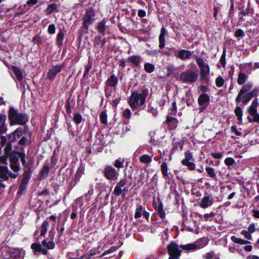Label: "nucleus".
Instances as JSON below:
<instances>
[{"label": "nucleus", "mask_w": 259, "mask_h": 259, "mask_svg": "<svg viewBox=\"0 0 259 259\" xmlns=\"http://www.w3.org/2000/svg\"><path fill=\"white\" fill-rule=\"evenodd\" d=\"M21 135V131L19 129H17L9 135V139L11 142L15 141L20 137Z\"/></svg>", "instance_id": "19"}, {"label": "nucleus", "mask_w": 259, "mask_h": 259, "mask_svg": "<svg viewBox=\"0 0 259 259\" xmlns=\"http://www.w3.org/2000/svg\"><path fill=\"white\" fill-rule=\"evenodd\" d=\"M48 31L50 34H54L55 32V26L54 24H51L49 26Z\"/></svg>", "instance_id": "53"}, {"label": "nucleus", "mask_w": 259, "mask_h": 259, "mask_svg": "<svg viewBox=\"0 0 259 259\" xmlns=\"http://www.w3.org/2000/svg\"><path fill=\"white\" fill-rule=\"evenodd\" d=\"M138 15L140 17H143L146 16V12L143 10H139L138 13Z\"/></svg>", "instance_id": "60"}, {"label": "nucleus", "mask_w": 259, "mask_h": 259, "mask_svg": "<svg viewBox=\"0 0 259 259\" xmlns=\"http://www.w3.org/2000/svg\"><path fill=\"white\" fill-rule=\"evenodd\" d=\"M128 61L136 66H139L142 62V59L139 56H133L128 57Z\"/></svg>", "instance_id": "23"}, {"label": "nucleus", "mask_w": 259, "mask_h": 259, "mask_svg": "<svg viewBox=\"0 0 259 259\" xmlns=\"http://www.w3.org/2000/svg\"><path fill=\"white\" fill-rule=\"evenodd\" d=\"M123 115L126 118H130L131 116V112L129 109H125L123 112Z\"/></svg>", "instance_id": "47"}, {"label": "nucleus", "mask_w": 259, "mask_h": 259, "mask_svg": "<svg viewBox=\"0 0 259 259\" xmlns=\"http://www.w3.org/2000/svg\"><path fill=\"white\" fill-rule=\"evenodd\" d=\"M7 162V157L6 156H2L0 157V162L5 164Z\"/></svg>", "instance_id": "64"}, {"label": "nucleus", "mask_w": 259, "mask_h": 259, "mask_svg": "<svg viewBox=\"0 0 259 259\" xmlns=\"http://www.w3.org/2000/svg\"><path fill=\"white\" fill-rule=\"evenodd\" d=\"M248 231L250 233H253L255 231V226L253 224H251L249 226Z\"/></svg>", "instance_id": "57"}, {"label": "nucleus", "mask_w": 259, "mask_h": 259, "mask_svg": "<svg viewBox=\"0 0 259 259\" xmlns=\"http://www.w3.org/2000/svg\"><path fill=\"white\" fill-rule=\"evenodd\" d=\"M211 155L215 159H220L222 158L223 154L221 153H211Z\"/></svg>", "instance_id": "54"}, {"label": "nucleus", "mask_w": 259, "mask_h": 259, "mask_svg": "<svg viewBox=\"0 0 259 259\" xmlns=\"http://www.w3.org/2000/svg\"><path fill=\"white\" fill-rule=\"evenodd\" d=\"M180 247L187 251L194 250L198 248V245L196 243L182 245Z\"/></svg>", "instance_id": "21"}, {"label": "nucleus", "mask_w": 259, "mask_h": 259, "mask_svg": "<svg viewBox=\"0 0 259 259\" xmlns=\"http://www.w3.org/2000/svg\"><path fill=\"white\" fill-rule=\"evenodd\" d=\"M195 59L200 68L201 79L203 80H207L210 72L209 65L205 64L203 59L198 56H195Z\"/></svg>", "instance_id": "5"}, {"label": "nucleus", "mask_w": 259, "mask_h": 259, "mask_svg": "<svg viewBox=\"0 0 259 259\" xmlns=\"http://www.w3.org/2000/svg\"><path fill=\"white\" fill-rule=\"evenodd\" d=\"M244 35V32L241 29L237 30L235 33V36L238 38L242 37Z\"/></svg>", "instance_id": "45"}, {"label": "nucleus", "mask_w": 259, "mask_h": 259, "mask_svg": "<svg viewBox=\"0 0 259 259\" xmlns=\"http://www.w3.org/2000/svg\"><path fill=\"white\" fill-rule=\"evenodd\" d=\"M209 97L208 95L206 94H201L199 98L198 102L200 105H202L205 103H207L209 101Z\"/></svg>", "instance_id": "25"}, {"label": "nucleus", "mask_w": 259, "mask_h": 259, "mask_svg": "<svg viewBox=\"0 0 259 259\" xmlns=\"http://www.w3.org/2000/svg\"><path fill=\"white\" fill-rule=\"evenodd\" d=\"M114 165L117 168H122L123 166V162L119 159L115 160Z\"/></svg>", "instance_id": "51"}, {"label": "nucleus", "mask_w": 259, "mask_h": 259, "mask_svg": "<svg viewBox=\"0 0 259 259\" xmlns=\"http://www.w3.org/2000/svg\"><path fill=\"white\" fill-rule=\"evenodd\" d=\"M49 226V223L48 221H45L40 227V235L44 236L45 235L48 231V227Z\"/></svg>", "instance_id": "26"}, {"label": "nucleus", "mask_w": 259, "mask_h": 259, "mask_svg": "<svg viewBox=\"0 0 259 259\" xmlns=\"http://www.w3.org/2000/svg\"><path fill=\"white\" fill-rule=\"evenodd\" d=\"M252 88L251 84H246L240 91L236 98V102L238 103L242 101L243 103H247L252 97V92H249Z\"/></svg>", "instance_id": "4"}, {"label": "nucleus", "mask_w": 259, "mask_h": 259, "mask_svg": "<svg viewBox=\"0 0 259 259\" xmlns=\"http://www.w3.org/2000/svg\"><path fill=\"white\" fill-rule=\"evenodd\" d=\"M82 117L79 114H75L73 117V121L78 124L81 122Z\"/></svg>", "instance_id": "42"}, {"label": "nucleus", "mask_w": 259, "mask_h": 259, "mask_svg": "<svg viewBox=\"0 0 259 259\" xmlns=\"http://www.w3.org/2000/svg\"><path fill=\"white\" fill-rule=\"evenodd\" d=\"M127 183V180L126 178H124L119 181V182L117 184V185L121 188L123 187Z\"/></svg>", "instance_id": "48"}, {"label": "nucleus", "mask_w": 259, "mask_h": 259, "mask_svg": "<svg viewBox=\"0 0 259 259\" xmlns=\"http://www.w3.org/2000/svg\"><path fill=\"white\" fill-rule=\"evenodd\" d=\"M247 76L244 73H240L238 74L237 78V83L240 84H243L246 80Z\"/></svg>", "instance_id": "27"}, {"label": "nucleus", "mask_w": 259, "mask_h": 259, "mask_svg": "<svg viewBox=\"0 0 259 259\" xmlns=\"http://www.w3.org/2000/svg\"><path fill=\"white\" fill-rule=\"evenodd\" d=\"M117 81V78L114 75H112L108 80V83L110 85L114 87L116 85Z\"/></svg>", "instance_id": "35"}, {"label": "nucleus", "mask_w": 259, "mask_h": 259, "mask_svg": "<svg viewBox=\"0 0 259 259\" xmlns=\"http://www.w3.org/2000/svg\"><path fill=\"white\" fill-rule=\"evenodd\" d=\"M177 110V107L175 102H174L172 105V107L170 108L171 113L175 114Z\"/></svg>", "instance_id": "58"}, {"label": "nucleus", "mask_w": 259, "mask_h": 259, "mask_svg": "<svg viewBox=\"0 0 259 259\" xmlns=\"http://www.w3.org/2000/svg\"><path fill=\"white\" fill-rule=\"evenodd\" d=\"M54 234H55V231L53 229H52L50 232H49V237L51 240H53L54 237Z\"/></svg>", "instance_id": "63"}, {"label": "nucleus", "mask_w": 259, "mask_h": 259, "mask_svg": "<svg viewBox=\"0 0 259 259\" xmlns=\"http://www.w3.org/2000/svg\"><path fill=\"white\" fill-rule=\"evenodd\" d=\"M166 34V29L162 27L160 30V33L159 36V41L160 48H163L165 46V35Z\"/></svg>", "instance_id": "16"}, {"label": "nucleus", "mask_w": 259, "mask_h": 259, "mask_svg": "<svg viewBox=\"0 0 259 259\" xmlns=\"http://www.w3.org/2000/svg\"><path fill=\"white\" fill-rule=\"evenodd\" d=\"M214 215V213L213 212H211L210 213L205 214L204 215V219L207 221L208 220L209 218L213 217Z\"/></svg>", "instance_id": "59"}, {"label": "nucleus", "mask_w": 259, "mask_h": 259, "mask_svg": "<svg viewBox=\"0 0 259 259\" xmlns=\"http://www.w3.org/2000/svg\"><path fill=\"white\" fill-rule=\"evenodd\" d=\"M193 53L188 50H181L178 51L176 56L181 60L189 59L192 56Z\"/></svg>", "instance_id": "12"}, {"label": "nucleus", "mask_w": 259, "mask_h": 259, "mask_svg": "<svg viewBox=\"0 0 259 259\" xmlns=\"http://www.w3.org/2000/svg\"><path fill=\"white\" fill-rule=\"evenodd\" d=\"M100 117L102 123L106 124L107 123V116L105 112L103 111L101 112Z\"/></svg>", "instance_id": "39"}, {"label": "nucleus", "mask_w": 259, "mask_h": 259, "mask_svg": "<svg viewBox=\"0 0 259 259\" xmlns=\"http://www.w3.org/2000/svg\"><path fill=\"white\" fill-rule=\"evenodd\" d=\"M58 8L57 4H52L48 6L47 8V12L49 13H51L54 10H56Z\"/></svg>", "instance_id": "43"}, {"label": "nucleus", "mask_w": 259, "mask_h": 259, "mask_svg": "<svg viewBox=\"0 0 259 259\" xmlns=\"http://www.w3.org/2000/svg\"><path fill=\"white\" fill-rule=\"evenodd\" d=\"M99 251L97 249H93L90 250L89 252L87 253L84 254V257H85L86 259H90L91 257L95 255L97 253H98Z\"/></svg>", "instance_id": "32"}, {"label": "nucleus", "mask_w": 259, "mask_h": 259, "mask_svg": "<svg viewBox=\"0 0 259 259\" xmlns=\"http://www.w3.org/2000/svg\"><path fill=\"white\" fill-rule=\"evenodd\" d=\"M116 247H111L109 249L106 250V251H105L100 256L101 257H102L104 255H105L106 254H108V253H111V252H112L113 251H114L115 250H116Z\"/></svg>", "instance_id": "52"}, {"label": "nucleus", "mask_w": 259, "mask_h": 259, "mask_svg": "<svg viewBox=\"0 0 259 259\" xmlns=\"http://www.w3.org/2000/svg\"><path fill=\"white\" fill-rule=\"evenodd\" d=\"M125 191H126V189L125 187L122 188L120 187H119L118 186H117L116 185V186H115V187L114 189L113 193L116 196H119L120 194H122V195L123 196H124L125 195Z\"/></svg>", "instance_id": "22"}, {"label": "nucleus", "mask_w": 259, "mask_h": 259, "mask_svg": "<svg viewBox=\"0 0 259 259\" xmlns=\"http://www.w3.org/2000/svg\"><path fill=\"white\" fill-rule=\"evenodd\" d=\"M165 122L168 124L170 129L175 128L177 126L178 120L175 118L167 116Z\"/></svg>", "instance_id": "17"}, {"label": "nucleus", "mask_w": 259, "mask_h": 259, "mask_svg": "<svg viewBox=\"0 0 259 259\" xmlns=\"http://www.w3.org/2000/svg\"><path fill=\"white\" fill-rule=\"evenodd\" d=\"M38 2V0H28L27 2V4L28 5H33L37 4Z\"/></svg>", "instance_id": "62"}, {"label": "nucleus", "mask_w": 259, "mask_h": 259, "mask_svg": "<svg viewBox=\"0 0 259 259\" xmlns=\"http://www.w3.org/2000/svg\"><path fill=\"white\" fill-rule=\"evenodd\" d=\"M106 178L109 180H115L118 176V172L113 167L108 166L104 169Z\"/></svg>", "instance_id": "10"}, {"label": "nucleus", "mask_w": 259, "mask_h": 259, "mask_svg": "<svg viewBox=\"0 0 259 259\" xmlns=\"http://www.w3.org/2000/svg\"><path fill=\"white\" fill-rule=\"evenodd\" d=\"M63 67V65L52 66L48 73L47 79L51 80H54L56 75L62 70Z\"/></svg>", "instance_id": "11"}, {"label": "nucleus", "mask_w": 259, "mask_h": 259, "mask_svg": "<svg viewBox=\"0 0 259 259\" xmlns=\"http://www.w3.org/2000/svg\"><path fill=\"white\" fill-rule=\"evenodd\" d=\"M8 118L11 125L15 124L24 125L28 121L27 116L18 112L13 107H11L9 110Z\"/></svg>", "instance_id": "1"}, {"label": "nucleus", "mask_w": 259, "mask_h": 259, "mask_svg": "<svg viewBox=\"0 0 259 259\" xmlns=\"http://www.w3.org/2000/svg\"><path fill=\"white\" fill-rule=\"evenodd\" d=\"M11 167L15 171H17L19 170V166L16 162H12Z\"/></svg>", "instance_id": "49"}, {"label": "nucleus", "mask_w": 259, "mask_h": 259, "mask_svg": "<svg viewBox=\"0 0 259 259\" xmlns=\"http://www.w3.org/2000/svg\"><path fill=\"white\" fill-rule=\"evenodd\" d=\"M19 143V144H20L21 145L28 144L29 143V139H28L27 138L23 137L21 138Z\"/></svg>", "instance_id": "46"}, {"label": "nucleus", "mask_w": 259, "mask_h": 259, "mask_svg": "<svg viewBox=\"0 0 259 259\" xmlns=\"http://www.w3.org/2000/svg\"><path fill=\"white\" fill-rule=\"evenodd\" d=\"M231 239L232 241L236 243L240 244H246L249 243V242L246 240H244L241 238H237L236 237L233 236H232Z\"/></svg>", "instance_id": "28"}, {"label": "nucleus", "mask_w": 259, "mask_h": 259, "mask_svg": "<svg viewBox=\"0 0 259 259\" xmlns=\"http://www.w3.org/2000/svg\"><path fill=\"white\" fill-rule=\"evenodd\" d=\"M192 154L189 152L187 151L185 153V158L183 160L190 161L192 158Z\"/></svg>", "instance_id": "50"}, {"label": "nucleus", "mask_w": 259, "mask_h": 259, "mask_svg": "<svg viewBox=\"0 0 259 259\" xmlns=\"http://www.w3.org/2000/svg\"><path fill=\"white\" fill-rule=\"evenodd\" d=\"M253 216L256 218H259V210H252Z\"/></svg>", "instance_id": "61"}, {"label": "nucleus", "mask_w": 259, "mask_h": 259, "mask_svg": "<svg viewBox=\"0 0 259 259\" xmlns=\"http://www.w3.org/2000/svg\"><path fill=\"white\" fill-rule=\"evenodd\" d=\"M235 113L237 116L238 119L241 121L242 119V110L239 107H236L235 109Z\"/></svg>", "instance_id": "33"}, {"label": "nucleus", "mask_w": 259, "mask_h": 259, "mask_svg": "<svg viewBox=\"0 0 259 259\" xmlns=\"http://www.w3.org/2000/svg\"><path fill=\"white\" fill-rule=\"evenodd\" d=\"M205 170L209 177L214 179H216V174L214 169L212 167H206Z\"/></svg>", "instance_id": "30"}, {"label": "nucleus", "mask_w": 259, "mask_h": 259, "mask_svg": "<svg viewBox=\"0 0 259 259\" xmlns=\"http://www.w3.org/2000/svg\"><path fill=\"white\" fill-rule=\"evenodd\" d=\"M167 170V164L166 162H164L162 164L161 166V170L162 175L165 177H168Z\"/></svg>", "instance_id": "34"}, {"label": "nucleus", "mask_w": 259, "mask_h": 259, "mask_svg": "<svg viewBox=\"0 0 259 259\" xmlns=\"http://www.w3.org/2000/svg\"><path fill=\"white\" fill-rule=\"evenodd\" d=\"M64 33L63 31H60L57 35V42L59 45H61L63 41Z\"/></svg>", "instance_id": "38"}, {"label": "nucleus", "mask_w": 259, "mask_h": 259, "mask_svg": "<svg viewBox=\"0 0 259 259\" xmlns=\"http://www.w3.org/2000/svg\"><path fill=\"white\" fill-rule=\"evenodd\" d=\"M257 103L252 102L250 106L247 109L248 116L247 118L249 122H255L259 123V114L257 112Z\"/></svg>", "instance_id": "6"}, {"label": "nucleus", "mask_w": 259, "mask_h": 259, "mask_svg": "<svg viewBox=\"0 0 259 259\" xmlns=\"http://www.w3.org/2000/svg\"><path fill=\"white\" fill-rule=\"evenodd\" d=\"M42 246L46 247L48 249H53L55 248V244L52 240L48 241L47 239H45L42 241L41 245L39 243H34L32 244L31 247L35 252H37L44 255H47L48 252L47 250L43 248Z\"/></svg>", "instance_id": "3"}, {"label": "nucleus", "mask_w": 259, "mask_h": 259, "mask_svg": "<svg viewBox=\"0 0 259 259\" xmlns=\"http://www.w3.org/2000/svg\"><path fill=\"white\" fill-rule=\"evenodd\" d=\"M11 69L15 76L16 78L18 80H21L23 78V72L22 70L18 67L15 66H11L9 67Z\"/></svg>", "instance_id": "14"}, {"label": "nucleus", "mask_w": 259, "mask_h": 259, "mask_svg": "<svg viewBox=\"0 0 259 259\" xmlns=\"http://www.w3.org/2000/svg\"><path fill=\"white\" fill-rule=\"evenodd\" d=\"M144 69L146 72L151 73L154 70L155 67L151 63H146L144 65Z\"/></svg>", "instance_id": "31"}, {"label": "nucleus", "mask_w": 259, "mask_h": 259, "mask_svg": "<svg viewBox=\"0 0 259 259\" xmlns=\"http://www.w3.org/2000/svg\"><path fill=\"white\" fill-rule=\"evenodd\" d=\"M0 177L6 181L9 179L8 168L6 166L0 165Z\"/></svg>", "instance_id": "20"}, {"label": "nucleus", "mask_w": 259, "mask_h": 259, "mask_svg": "<svg viewBox=\"0 0 259 259\" xmlns=\"http://www.w3.org/2000/svg\"><path fill=\"white\" fill-rule=\"evenodd\" d=\"M167 249L169 255L180 256L182 252L178 245L174 241H171L167 245Z\"/></svg>", "instance_id": "9"}, {"label": "nucleus", "mask_w": 259, "mask_h": 259, "mask_svg": "<svg viewBox=\"0 0 259 259\" xmlns=\"http://www.w3.org/2000/svg\"><path fill=\"white\" fill-rule=\"evenodd\" d=\"M241 234L244 235L246 239H247L248 240L251 239L252 236L248 231H247L246 230H242L241 231Z\"/></svg>", "instance_id": "44"}, {"label": "nucleus", "mask_w": 259, "mask_h": 259, "mask_svg": "<svg viewBox=\"0 0 259 259\" xmlns=\"http://www.w3.org/2000/svg\"><path fill=\"white\" fill-rule=\"evenodd\" d=\"M147 96V91H143L142 93H139L136 91L133 92L128 101L132 109L134 110L136 107L143 105L145 102Z\"/></svg>", "instance_id": "2"}, {"label": "nucleus", "mask_w": 259, "mask_h": 259, "mask_svg": "<svg viewBox=\"0 0 259 259\" xmlns=\"http://www.w3.org/2000/svg\"><path fill=\"white\" fill-rule=\"evenodd\" d=\"M19 155L20 156V160H21V162H22V163L24 165H25L26 164V161L25 160V154L23 153H20Z\"/></svg>", "instance_id": "56"}, {"label": "nucleus", "mask_w": 259, "mask_h": 259, "mask_svg": "<svg viewBox=\"0 0 259 259\" xmlns=\"http://www.w3.org/2000/svg\"><path fill=\"white\" fill-rule=\"evenodd\" d=\"M105 24L106 21L104 20L97 23L96 28L99 32L104 34L106 30Z\"/></svg>", "instance_id": "24"}, {"label": "nucleus", "mask_w": 259, "mask_h": 259, "mask_svg": "<svg viewBox=\"0 0 259 259\" xmlns=\"http://www.w3.org/2000/svg\"><path fill=\"white\" fill-rule=\"evenodd\" d=\"M95 13L92 9L87 10L85 14L83 16V27L87 30L89 29L90 25H91L95 20Z\"/></svg>", "instance_id": "7"}, {"label": "nucleus", "mask_w": 259, "mask_h": 259, "mask_svg": "<svg viewBox=\"0 0 259 259\" xmlns=\"http://www.w3.org/2000/svg\"><path fill=\"white\" fill-rule=\"evenodd\" d=\"M143 211V207L141 205H138L136 208V212L135 214V218L136 219L140 218L142 216Z\"/></svg>", "instance_id": "36"}, {"label": "nucleus", "mask_w": 259, "mask_h": 259, "mask_svg": "<svg viewBox=\"0 0 259 259\" xmlns=\"http://www.w3.org/2000/svg\"><path fill=\"white\" fill-rule=\"evenodd\" d=\"M11 257L17 259L21 256V250L19 248H10L8 251Z\"/></svg>", "instance_id": "18"}, {"label": "nucleus", "mask_w": 259, "mask_h": 259, "mask_svg": "<svg viewBox=\"0 0 259 259\" xmlns=\"http://www.w3.org/2000/svg\"><path fill=\"white\" fill-rule=\"evenodd\" d=\"M225 163L228 166H231L235 163V160L231 157H228L225 160Z\"/></svg>", "instance_id": "41"}, {"label": "nucleus", "mask_w": 259, "mask_h": 259, "mask_svg": "<svg viewBox=\"0 0 259 259\" xmlns=\"http://www.w3.org/2000/svg\"><path fill=\"white\" fill-rule=\"evenodd\" d=\"M7 116L5 114H0V134H4L7 131Z\"/></svg>", "instance_id": "13"}, {"label": "nucleus", "mask_w": 259, "mask_h": 259, "mask_svg": "<svg viewBox=\"0 0 259 259\" xmlns=\"http://www.w3.org/2000/svg\"><path fill=\"white\" fill-rule=\"evenodd\" d=\"M224 83V80L222 77H218L215 80V84L218 87H221Z\"/></svg>", "instance_id": "40"}, {"label": "nucleus", "mask_w": 259, "mask_h": 259, "mask_svg": "<svg viewBox=\"0 0 259 259\" xmlns=\"http://www.w3.org/2000/svg\"><path fill=\"white\" fill-rule=\"evenodd\" d=\"M140 161L142 163H149L152 161V158L149 155L145 154L140 157Z\"/></svg>", "instance_id": "29"}, {"label": "nucleus", "mask_w": 259, "mask_h": 259, "mask_svg": "<svg viewBox=\"0 0 259 259\" xmlns=\"http://www.w3.org/2000/svg\"><path fill=\"white\" fill-rule=\"evenodd\" d=\"M180 79L186 82L195 81L198 78L197 73L191 70H186L182 72L180 76Z\"/></svg>", "instance_id": "8"}, {"label": "nucleus", "mask_w": 259, "mask_h": 259, "mask_svg": "<svg viewBox=\"0 0 259 259\" xmlns=\"http://www.w3.org/2000/svg\"><path fill=\"white\" fill-rule=\"evenodd\" d=\"M213 201L209 196H204L201 200L200 206L202 208H207L212 205Z\"/></svg>", "instance_id": "15"}, {"label": "nucleus", "mask_w": 259, "mask_h": 259, "mask_svg": "<svg viewBox=\"0 0 259 259\" xmlns=\"http://www.w3.org/2000/svg\"><path fill=\"white\" fill-rule=\"evenodd\" d=\"M214 256V253L213 252H210L205 254L204 257L205 259H211Z\"/></svg>", "instance_id": "55"}, {"label": "nucleus", "mask_w": 259, "mask_h": 259, "mask_svg": "<svg viewBox=\"0 0 259 259\" xmlns=\"http://www.w3.org/2000/svg\"><path fill=\"white\" fill-rule=\"evenodd\" d=\"M182 163L183 165L188 166L191 170H193L195 168L194 163L190 161L182 160Z\"/></svg>", "instance_id": "37"}]
</instances>
